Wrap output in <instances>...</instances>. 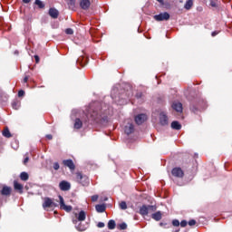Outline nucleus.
<instances>
[{
  "label": "nucleus",
  "instance_id": "nucleus-1",
  "mask_svg": "<svg viewBox=\"0 0 232 232\" xmlns=\"http://www.w3.org/2000/svg\"><path fill=\"white\" fill-rule=\"evenodd\" d=\"M74 218H72V224H74L78 231H86L88 229V225H82V222L86 220V212L81 210L79 213L73 212Z\"/></svg>",
  "mask_w": 232,
  "mask_h": 232
},
{
  "label": "nucleus",
  "instance_id": "nucleus-2",
  "mask_svg": "<svg viewBox=\"0 0 232 232\" xmlns=\"http://www.w3.org/2000/svg\"><path fill=\"white\" fill-rule=\"evenodd\" d=\"M155 211H157V207L152 205H143L140 208V215H142V217H146L149 213H153Z\"/></svg>",
  "mask_w": 232,
  "mask_h": 232
},
{
  "label": "nucleus",
  "instance_id": "nucleus-3",
  "mask_svg": "<svg viewBox=\"0 0 232 232\" xmlns=\"http://www.w3.org/2000/svg\"><path fill=\"white\" fill-rule=\"evenodd\" d=\"M58 198L60 200V208L63 209V211H66V213H70V211H72V209H73V208L70 205H66L64 203V198H63V196H58Z\"/></svg>",
  "mask_w": 232,
  "mask_h": 232
},
{
  "label": "nucleus",
  "instance_id": "nucleus-4",
  "mask_svg": "<svg viewBox=\"0 0 232 232\" xmlns=\"http://www.w3.org/2000/svg\"><path fill=\"white\" fill-rule=\"evenodd\" d=\"M44 209L47 208H57V203L53 202V200L50 198H44L43 203Z\"/></svg>",
  "mask_w": 232,
  "mask_h": 232
},
{
  "label": "nucleus",
  "instance_id": "nucleus-5",
  "mask_svg": "<svg viewBox=\"0 0 232 232\" xmlns=\"http://www.w3.org/2000/svg\"><path fill=\"white\" fill-rule=\"evenodd\" d=\"M76 180L82 186H86V184H88V182H90V180L88 179V177L82 176V174L81 172L76 173Z\"/></svg>",
  "mask_w": 232,
  "mask_h": 232
},
{
  "label": "nucleus",
  "instance_id": "nucleus-6",
  "mask_svg": "<svg viewBox=\"0 0 232 232\" xmlns=\"http://www.w3.org/2000/svg\"><path fill=\"white\" fill-rule=\"evenodd\" d=\"M59 188L61 191H70L72 188V184L66 180H63L59 183Z\"/></svg>",
  "mask_w": 232,
  "mask_h": 232
},
{
  "label": "nucleus",
  "instance_id": "nucleus-7",
  "mask_svg": "<svg viewBox=\"0 0 232 232\" xmlns=\"http://www.w3.org/2000/svg\"><path fill=\"white\" fill-rule=\"evenodd\" d=\"M155 21H168L169 19V14L165 13H160V14L154 15Z\"/></svg>",
  "mask_w": 232,
  "mask_h": 232
},
{
  "label": "nucleus",
  "instance_id": "nucleus-8",
  "mask_svg": "<svg viewBox=\"0 0 232 232\" xmlns=\"http://www.w3.org/2000/svg\"><path fill=\"white\" fill-rule=\"evenodd\" d=\"M171 173L173 177H177L178 179H182V177H184V170L180 168H174Z\"/></svg>",
  "mask_w": 232,
  "mask_h": 232
},
{
  "label": "nucleus",
  "instance_id": "nucleus-9",
  "mask_svg": "<svg viewBox=\"0 0 232 232\" xmlns=\"http://www.w3.org/2000/svg\"><path fill=\"white\" fill-rule=\"evenodd\" d=\"M147 120L148 116H146V114H139L135 117L136 124H143V122H146Z\"/></svg>",
  "mask_w": 232,
  "mask_h": 232
},
{
  "label": "nucleus",
  "instance_id": "nucleus-10",
  "mask_svg": "<svg viewBox=\"0 0 232 232\" xmlns=\"http://www.w3.org/2000/svg\"><path fill=\"white\" fill-rule=\"evenodd\" d=\"M133 131H135V128L133 127V123L128 121L127 125L125 126V133L127 135H131V133H133Z\"/></svg>",
  "mask_w": 232,
  "mask_h": 232
},
{
  "label": "nucleus",
  "instance_id": "nucleus-11",
  "mask_svg": "<svg viewBox=\"0 0 232 232\" xmlns=\"http://www.w3.org/2000/svg\"><path fill=\"white\" fill-rule=\"evenodd\" d=\"M63 164L65 165L71 171H73L75 169V164L73 163V160H64L63 161Z\"/></svg>",
  "mask_w": 232,
  "mask_h": 232
},
{
  "label": "nucleus",
  "instance_id": "nucleus-12",
  "mask_svg": "<svg viewBox=\"0 0 232 232\" xmlns=\"http://www.w3.org/2000/svg\"><path fill=\"white\" fill-rule=\"evenodd\" d=\"M160 122L161 126H168V115L166 113L161 112L160 114Z\"/></svg>",
  "mask_w": 232,
  "mask_h": 232
},
{
  "label": "nucleus",
  "instance_id": "nucleus-13",
  "mask_svg": "<svg viewBox=\"0 0 232 232\" xmlns=\"http://www.w3.org/2000/svg\"><path fill=\"white\" fill-rule=\"evenodd\" d=\"M12 193V188L10 187H3L1 190V195H4L5 197H9V195Z\"/></svg>",
  "mask_w": 232,
  "mask_h": 232
},
{
  "label": "nucleus",
  "instance_id": "nucleus-14",
  "mask_svg": "<svg viewBox=\"0 0 232 232\" xmlns=\"http://www.w3.org/2000/svg\"><path fill=\"white\" fill-rule=\"evenodd\" d=\"M90 0H81L80 6L82 8V10H88L90 8Z\"/></svg>",
  "mask_w": 232,
  "mask_h": 232
},
{
  "label": "nucleus",
  "instance_id": "nucleus-15",
  "mask_svg": "<svg viewBox=\"0 0 232 232\" xmlns=\"http://www.w3.org/2000/svg\"><path fill=\"white\" fill-rule=\"evenodd\" d=\"M49 15L53 17V19H57V17H59V11L55 8H50Z\"/></svg>",
  "mask_w": 232,
  "mask_h": 232
},
{
  "label": "nucleus",
  "instance_id": "nucleus-16",
  "mask_svg": "<svg viewBox=\"0 0 232 232\" xmlns=\"http://www.w3.org/2000/svg\"><path fill=\"white\" fill-rule=\"evenodd\" d=\"M172 108L175 110V111H178L179 113H182V103L174 102L172 103Z\"/></svg>",
  "mask_w": 232,
  "mask_h": 232
},
{
  "label": "nucleus",
  "instance_id": "nucleus-17",
  "mask_svg": "<svg viewBox=\"0 0 232 232\" xmlns=\"http://www.w3.org/2000/svg\"><path fill=\"white\" fill-rule=\"evenodd\" d=\"M151 218H153V220H156L157 222H159V220L162 219V212L160 211L155 212L154 214L151 215Z\"/></svg>",
  "mask_w": 232,
  "mask_h": 232
},
{
  "label": "nucleus",
  "instance_id": "nucleus-18",
  "mask_svg": "<svg viewBox=\"0 0 232 232\" xmlns=\"http://www.w3.org/2000/svg\"><path fill=\"white\" fill-rule=\"evenodd\" d=\"M14 188L19 193H23V185L17 181H14Z\"/></svg>",
  "mask_w": 232,
  "mask_h": 232
},
{
  "label": "nucleus",
  "instance_id": "nucleus-19",
  "mask_svg": "<svg viewBox=\"0 0 232 232\" xmlns=\"http://www.w3.org/2000/svg\"><path fill=\"white\" fill-rule=\"evenodd\" d=\"M95 209L98 213H104V211H106V206L105 205H96Z\"/></svg>",
  "mask_w": 232,
  "mask_h": 232
},
{
  "label": "nucleus",
  "instance_id": "nucleus-20",
  "mask_svg": "<svg viewBox=\"0 0 232 232\" xmlns=\"http://www.w3.org/2000/svg\"><path fill=\"white\" fill-rule=\"evenodd\" d=\"M74 128L75 130H81V128H82V121H81V119L75 120Z\"/></svg>",
  "mask_w": 232,
  "mask_h": 232
},
{
  "label": "nucleus",
  "instance_id": "nucleus-21",
  "mask_svg": "<svg viewBox=\"0 0 232 232\" xmlns=\"http://www.w3.org/2000/svg\"><path fill=\"white\" fill-rule=\"evenodd\" d=\"M172 130H180L182 128V125L179 121H172L171 123Z\"/></svg>",
  "mask_w": 232,
  "mask_h": 232
},
{
  "label": "nucleus",
  "instance_id": "nucleus-22",
  "mask_svg": "<svg viewBox=\"0 0 232 232\" xmlns=\"http://www.w3.org/2000/svg\"><path fill=\"white\" fill-rule=\"evenodd\" d=\"M192 6H193V0H188L186 2L184 8L185 10H191Z\"/></svg>",
  "mask_w": 232,
  "mask_h": 232
},
{
  "label": "nucleus",
  "instance_id": "nucleus-23",
  "mask_svg": "<svg viewBox=\"0 0 232 232\" xmlns=\"http://www.w3.org/2000/svg\"><path fill=\"white\" fill-rule=\"evenodd\" d=\"M2 133L4 137H6V139H10V137H12V134L10 133V130H8V128H5Z\"/></svg>",
  "mask_w": 232,
  "mask_h": 232
},
{
  "label": "nucleus",
  "instance_id": "nucleus-24",
  "mask_svg": "<svg viewBox=\"0 0 232 232\" xmlns=\"http://www.w3.org/2000/svg\"><path fill=\"white\" fill-rule=\"evenodd\" d=\"M115 226H116L115 220H113V219L109 220L108 229H115Z\"/></svg>",
  "mask_w": 232,
  "mask_h": 232
},
{
  "label": "nucleus",
  "instance_id": "nucleus-25",
  "mask_svg": "<svg viewBox=\"0 0 232 232\" xmlns=\"http://www.w3.org/2000/svg\"><path fill=\"white\" fill-rule=\"evenodd\" d=\"M20 179H21V180H24V181L28 180V179H29L28 173H26V172H22V173L20 174Z\"/></svg>",
  "mask_w": 232,
  "mask_h": 232
},
{
  "label": "nucleus",
  "instance_id": "nucleus-26",
  "mask_svg": "<svg viewBox=\"0 0 232 232\" xmlns=\"http://www.w3.org/2000/svg\"><path fill=\"white\" fill-rule=\"evenodd\" d=\"M35 5L38 6V8H44V5L41 0H35Z\"/></svg>",
  "mask_w": 232,
  "mask_h": 232
},
{
  "label": "nucleus",
  "instance_id": "nucleus-27",
  "mask_svg": "<svg viewBox=\"0 0 232 232\" xmlns=\"http://www.w3.org/2000/svg\"><path fill=\"white\" fill-rule=\"evenodd\" d=\"M120 208H121V209H128V205L126 204L125 201H121V202L120 203Z\"/></svg>",
  "mask_w": 232,
  "mask_h": 232
},
{
  "label": "nucleus",
  "instance_id": "nucleus-28",
  "mask_svg": "<svg viewBox=\"0 0 232 232\" xmlns=\"http://www.w3.org/2000/svg\"><path fill=\"white\" fill-rule=\"evenodd\" d=\"M12 106H13L14 110H19V106H20L19 102H14L12 103Z\"/></svg>",
  "mask_w": 232,
  "mask_h": 232
},
{
  "label": "nucleus",
  "instance_id": "nucleus-29",
  "mask_svg": "<svg viewBox=\"0 0 232 232\" xmlns=\"http://www.w3.org/2000/svg\"><path fill=\"white\" fill-rule=\"evenodd\" d=\"M172 225L175 227H179V226H180V221H179L178 219H174L172 221Z\"/></svg>",
  "mask_w": 232,
  "mask_h": 232
},
{
  "label": "nucleus",
  "instance_id": "nucleus-30",
  "mask_svg": "<svg viewBox=\"0 0 232 232\" xmlns=\"http://www.w3.org/2000/svg\"><path fill=\"white\" fill-rule=\"evenodd\" d=\"M65 33L67 34V35H72L73 34V30L71 28H68L65 30Z\"/></svg>",
  "mask_w": 232,
  "mask_h": 232
},
{
  "label": "nucleus",
  "instance_id": "nucleus-31",
  "mask_svg": "<svg viewBox=\"0 0 232 232\" xmlns=\"http://www.w3.org/2000/svg\"><path fill=\"white\" fill-rule=\"evenodd\" d=\"M97 200H99V196L98 195H94L92 197V202H97Z\"/></svg>",
  "mask_w": 232,
  "mask_h": 232
},
{
  "label": "nucleus",
  "instance_id": "nucleus-32",
  "mask_svg": "<svg viewBox=\"0 0 232 232\" xmlns=\"http://www.w3.org/2000/svg\"><path fill=\"white\" fill-rule=\"evenodd\" d=\"M197 221L195 219H191L188 221V226H196Z\"/></svg>",
  "mask_w": 232,
  "mask_h": 232
},
{
  "label": "nucleus",
  "instance_id": "nucleus-33",
  "mask_svg": "<svg viewBox=\"0 0 232 232\" xmlns=\"http://www.w3.org/2000/svg\"><path fill=\"white\" fill-rule=\"evenodd\" d=\"M186 226H188V221L182 220V221L180 222V227H186Z\"/></svg>",
  "mask_w": 232,
  "mask_h": 232
},
{
  "label": "nucleus",
  "instance_id": "nucleus-34",
  "mask_svg": "<svg viewBox=\"0 0 232 232\" xmlns=\"http://www.w3.org/2000/svg\"><path fill=\"white\" fill-rule=\"evenodd\" d=\"M30 160V158L28 157V154L25 155V158L24 160V164H28V161Z\"/></svg>",
  "mask_w": 232,
  "mask_h": 232
},
{
  "label": "nucleus",
  "instance_id": "nucleus-35",
  "mask_svg": "<svg viewBox=\"0 0 232 232\" xmlns=\"http://www.w3.org/2000/svg\"><path fill=\"white\" fill-rule=\"evenodd\" d=\"M18 97H24V91L20 90V91L18 92Z\"/></svg>",
  "mask_w": 232,
  "mask_h": 232
},
{
  "label": "nucleus",
  "instance_id": "nucleus-36",
  "mask_svg": "<svg viewBox=\"0 0 232 232\" xmlns=\"http://www.w3.org/2000/svg\"><path fill=\"white\" fill-rule=\"evenodd\" d=\"M60 166L57 162L53 163V169H55L57 171V169H59Z\"/></svg>",
  "mask_w": 232,
  "mask_h": 232
},
{
  "label": "nucleus",
  "instance_id": "nucleus-37",
  "mask_svg": "<svg viewBox=\"0 0 232 232\" xmlns=\"http://www.w3.org/2000/svg\"><path fill=\"white\" fill-rule=\"evenodd\" d=\"M121 229H126V227H128V226L125 223H122L120 225Z\"/></svg>",
  "mask_w": 232,
  "mask_h": 232
},
{
  "label": "nucleus",
  "instance_id": "nucleus-38",
  "mask_svg": "<svg viewBox=\"0 0 232 232\" xmlns=\"http://www.w3.org/2000/svg\"><path fill=\"white\" fill-rule=\"evenodd\" d=\"M97 227H104V223L99 222V223L97 224Z\"/></svg>",
  "mask_w": 232,
  "mask_h": 232
},
{
  "label": "nucleus",
  "instance_id": "nucleus-39",
  "mask_svg": "<svg viewBox=\"0 0 232 232\" xmlns=\"http://www.w3.org/2000/svg\"><path fill=\"white\" fill-rule=\"evenodd\" d=\"M212 37H215L216 35H218V31H214L211 34Z\"/></svg>",
  "mask_w": 232,
  "mask_h": 232
},
{
  "label": "nucleus",
  "instance_id": "nucleus-40",
  "mask_svg": "<svg viewBox=\"0 0 232 232\" xmlns=\"http://www.w3.org/2000/svg\"><path fill=\"white\" fill-rule=\"evenodd\" d=\"M46 139H48L49 140H52V139H53V137L52 136V134H48V135H46Z\"/></svg>",
  "mask_w": 232,
  "mask_h": 232
},
{
  "label": "nucleus",
  "instance_id": "nucleus-41",
  "mask_svg": "<svg viewBox=\"0 0 232 232\" xmlns=\"http://www.w3.org/2000/svg\"><path fill=\"white\" fill-rule=\"evenodd\" d=\"M34 59H35V62H36V63H39V56L34 55Z\"/></svg>",
  "mask_w": 232,
  "mask_h": 232
},
{
  "label": "nucleus",
  "instance_id": "nucleus-42",
  "mask_svg": "<svg viewBox=\"0 0 232 232\" xmlns=\"http://www.w3.org/2000/svg\"><path fill=\"white\" fill-rule=\"evenodd\" d=\"M24 82H28V76H25V77L24 78Z\"/></svg>",
  "mask_w": 232,
  "mask_h": 232
},
{
  "label": "nucleus",
  "instance_id": "nucleus-43",
  "mask_svg": "<svg viewBox=\"0 0 232 232\" xmlns=\"http://www.w3.org/2000/svg\"><path fill=\"white\" fill-rule=\"evenodd\" d=\"M158 3H160V5H164V0H157Z\"/></svg>",
  "mask_w": 232,
  "mask_h": 232
},
{
  "label": "nucleus",
  "instance_id": "nucleus-44",
  "mask_svg": "<svg viewBox=\"0 0 232 232\" xmlns=\"http://www.w3.org/2000/svg\"><path fill=\"white\" fill-rule=\"evenodd\" d=\"M210 5H211V6H213V7L217 6V4H215V2H211Z\"/></svg>",
  "mask_w": 232,
  "mask_h": 232
},
{
  "label": "nucleus",
  "instance_id": "nucleus-45",
  "mask_svg": "<svg viewBox=\"0 0 232 232\" xmlns=\"http://www.w3.org/2000/svg\"><path fill=\"white\" fill-rule=\"evenodd\" d=\"M30 1H32V0H23V3L28 4V3H30Z\"/></svg>",
  "mask_w": 232,
  "mask_h": 232
},
{
  "label": "nucleus",
  "instance_id": "nucleus-46",
  "mask_svg": "<svg viewBox=\"0 0 232 232\" xmlns=\"http://www.w3.org/2000/svg\"><path fill=\"white\" fill-rule=\"evenodd\" d=\"M142 97V94L138 95V98Z\"/></svg>",
  "mask_w": 232,
  "mask_h": 232
}]
</instances>
